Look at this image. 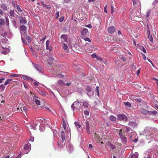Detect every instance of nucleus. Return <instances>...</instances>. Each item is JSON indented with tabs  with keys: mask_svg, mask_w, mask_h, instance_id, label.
Wrapping results in <instances>:
<instances>
[{
	"mask_svg": "<svg viewBox=\"0 0 158 158\" xmlns=\"http://www.w3.org/2000/svg\"><path fill=\"white\" fill-rule=\"evenodd\" d=\"M41 119H37L34 121L33 123H29L27 124L26 126L29 128L30 127L31 128L35 130L38 126L41 125Z\"/></svg>",
	"mask_w": 158,
	"mask_h": 158,
	"instance_id": "nucleus-1",
	"label": "nucleus"
},
{
	"mask_svg": "<svg viewBox=\"0 0 158 158\" xmlns=\"http://www.w3.org/2000/svg\"><path fill=\"white\" fill-rule=\"evenodd\" d=\"M107 143L108 147H110L111 149H116V147L115 146H117V147H118L121 145L120 143H119L117 142H114L113 141L112 142V141L108 142Z\"/></svg>",
	"mask_w": 158,
	"mask_h": 158,
	"instance_id": "nucleus-2",
	"label": "nucleus"
},
{
	"mask_svg": "<svg viewBox=\"0 0 158 158\" xmlns=\"http://www.w3.org/2000/svg\"><path fill=\"white\" fill-rule=\"evenodd\" d=\"M152 131V128L150 127H147L146 128L143 132V134L142 135L143 136L142 137H150L151 136V131Z\"/></svg>",
	"mask_w": 158,
	"mask_h": 158,
	"instance_id": "nucleus-3",
	"label": "nucleus"
},
{
	"mask_svg": "<svg viewBox=\"0 0 158 158\" xmlns=\"http://www.w3.org/2000/svg\"><path fill=\"white\" fill-rule=\"evenodd\" d=\"M117 116L118 120L120 121H127V117L124 114H118Z\"/></svg>",
	"mask_w": 158,
	"mask_h": 158,
	"instance_id": "nucleus-4",
	"label": "nucleus"
},
{
	"mask_svg": "<svg viewBox=\"0 0 158 158\" xmlns=\"http://www.w3.org/2000/svg\"><path fill=\"white\" fill-rule=\"evenodd\" d=\"M31 149V145L28 143L26 144L24 147V152L25 154H27L30 150Z\"/></svg>",
	"mask_w": 158,
	"mask_h": 158,
	"instance_id": "nucleus-5",
	"label": "nucleus"
},
{
	"mask_svg": "<svg viewBox=\"0 0 158 158\" xmlns=\"http://www.w3.org/2000/svg\"><path fill=\"white\" fill-rule=\"evenodd\" d=\"M152 10L150 9L148 10L147 11L145 17L148 21L149 19L152 18V14L153 13V12H152Z\"/></svg>",
	"mask_w": 158,
	"mask_h": 158,
	"instance_id": "nucleus-6",
	"label": "nucleus"
},
{
	"mask_svg": "<svg viewBox=\"0 0 158 158\" xmlns=\"http://www.w3.org/2000/svg\"><path fill=\"white\" fill-rule=\"evenodd\" d=\"M86 123L85 129L87 130V132L88 133L90 134L91 131V130L90 129V126L88 121H86L85 122Z\"/></svg>",
	"mask_w": 158,
	"mask_h": 158,
	"instance_id": "nucleus-7",
	"label": "nucleus"
},
{
	"mask_svg": "<svg viewBox=\"0 0 158 158\" xmlns=\"http://www.w3.org/2000/svg\"><path fill=\"white\" fill-rule=\"evenodd\" d=\"M115 31V28L114 26L110 27L108 30V32L110 34L114 33Z\"/></svg>",
	"mask_w": 158,
	"mask_h": 158,
	"instance_id": "nucleus-8",
	"label": "nucleus"
},
{
	"mask_svg": "<svg viewBox=\"0 0 158 158\" xmlns=\"http://www.w3.org/2000/svg\"><path fill=\"white\" fill-rule=\"evenodd\" d=\"M41 3L44 7H45L46 9H48V10H50L52 9L51 6L49 5L45 4L43 1L41 2Z\"/></svg>",
	"mask_w": 158,
	"mask_h": 158,
	"instance_id": "nucleus-9",
	"label": "nucleus"
},
{
	"mask_svg": "<svg viewBox=\"0 0 158 158\" xmlns=\"http://www.w3.org/2000/svg\"><path fill=\"white\" fill-rule=\"evenodd\" d=\"M20 23L22 24H25L27 23V21L25 17H22L20 19Z\"/></svg>",
	"mask_w": 158,
	"mask_h": 158,
	"instance_id": "nucleus-10",
	"label": "nucleus"
},
{
	"mask_svg": "<svg viewBox=\"0 0 158 158\" xmlns=\"http://www.w3.org/2000/svg\"><path fill=\"white\" fill-rule=\"evenodd\" d=\"M130 138H137L138 136L136 133L135 132H133L130 135Z\"/></svg>",
	"mask_w": 158,
	"mask_h": 158,
	"instance_id": "nucleus-11",
	"label": "nucleus"
},
{
	"mask_svg": "<svg viewBox=\"0 0 158 158\" xmlns=\"http://www.w3.org/2000/svg\"><path fill=\"white\" fill-rule=\"evenodd\" d=\"M22 77L25 80H31L32 81H34V80L31 77H29L28 76H27L25 75H22Z\"/></svg>",
	"mask_w": 158,
	"mask_h": 158,
	"instance_id": "nucleus-12",
	"label": "nucleus"
},
{
	"mask_svg": "<svg viewBox=\"0 0 158 158\" xmlns=\"http://www.w3.org/2000/svg\"><path fill=\"white\" fill-rule=\"evenodd\" d=\"M128 125L131 127L135 128L136 127L137 124L135 122H131L129 123Z\"/></svg>",
	"mask_w": 158,
	"mask_h": 158,
	"instance_id": "nucleus-13",
	"label": "nucleus"
},
{
	"mask_svg": "<svg viewBox=\"0 0 158 158\" xmlns=\"http://www.w3.org/2000/svg\"><path fill=\"white\" fill-rule=\"evenodd\" d=\"M88 32V30L87 29L84 28L81 31V34L82 35H87Z\"/></svg>",
	"mask_w": 158,
	"mask_h": 158,
	"instance_id": "nucleus-14",
	"label": "nucleus"
},
{
	"mask_svg": "<svg viewBox=\"0 0 158 158\" xmlns=\"http://www.w3.org/2000/svg\"><path fill=\"white\" fill-rule=\"evenodd\" d=\"M82 105L85 108H87L89 105V102L86 101L82 102Z\"/></svg>",
	"mask_w": 158,
	"mask_h": 158,
	"instance_id": "nucleus-15",
	"label": "nucleus"
},
{
	"mask_svg": "<svg viewBox=\"0 0 158 158\" xmlns=\"http://www.w3.org/2000/svg\"><path fill=\"white\" fill-rule=\"evenodd\" d=\"M54 60V58L52 57H50L48 58V61L49 64H52Z\"/></svg>",
	"mask_w": 158,
	"mask_h": 158,
	"instance_id": "nucleus-16",
	"label": "nucleus"
},
{
	"mask_svg": "<svg viewBox=\"0 0 158 158\" xmlns=\"http://www.w3.org/2000/svg\"><path fill=\"white\" fill-rule=\"evenodd\" d=\"M9 14H10V15L9 16L10 17V16L11 17H15V13L13 10H10Z\"/></svg>",
	"mask_w": 158,
	"mask_h": 158,
	"instance_id": "nucleus-17",
	"label": "nucleus"
},
{
	"mask_svg": "<svg viewBox=\"0 0 158 158\" xmlns=\"http://www.w3.org/2000/svg\"><path fill=\"white\" fill-rule=\"evenodd\" d=\"M35 69H36L40 73H43L42 68L39 65H38V66Z\"/></svg>",
	"mask_w": 158,
	"mask_h": 158,
	"instance_id": "nucleus-18",
	"label": "nucleus"
},
{
	"mask_svg": "<svg viewBox=\"0 0 158 158\" xmlns=\"http://www.w3.org/2000/svg\"><path fill=\"white\" fill-rule=\"evenodd\" d=\"M67 35L63 34L61 35V38L63 39L64 40V41L65 42H66L67 41Z\"/></svg>",
	"mask_w": 158,
	"mask_h": 158,
	"instance_id": "nucleus-19",
	"label": "nucleus"
},
{
	"mask_svg": "<svg viewBox=\"0 0 158 158\" xmlns=\"http://www.w3.org/2000/svg\"><path fill=\"white\" fill-rule=\"evenodd\" d=\"M63 45L64 49L66 50V52H68L69 51V49L67 45L64 43L63 44Z\"/></svg>",
	"mask_w": 158,
	"mask_h": 158,
	"instance_id": "nucleus-20",
	"label": "nucleus"
},
{
	"mask_svg": "<svg viewBox=\"0 0 158 158\" xmlns=\"http://www.w3.org/2000/svg\"><path fill=\"white\" fill-rule=\"evenodd\" d=\"M1 6L2 9L4 11L7 10H8L7 7L6 5L5 4H2Z\"/></svg>",
	"mask_w": 158,
	"mask_h": 158,
	"instance_id": "nucleus-21",
	"label": "nucleus"
},
{
	"mask_svg": "<svg viewBox=\"0 0 158 158\" xmlns=\"http://www.w3.org/2000/svg\"><path fill=\"white\" fill-rule=\"evenodd\" d=\"M141 113L144 115L149 114V111L143 109V108L141 110Z\"/></svg>",
	"mask_w": 158,
	"mask_h": 158,
	"instance_id": "nucleus-22",
	"label": "nucleus"
},
{
	"mask_svg": "<svg viewBox=\"0 0 158 158\" xmlns=\"http://www.w3.org/2000/svg\"><path fill=\"white\" fill-rule=\"evenodd\" d=\"M66 134V137L67 138H71V133L70 130H67Z\"/></svg>",
	"mask_w": 158,
	"mask_h": 158,
	"instance_id": "nucleus-23",
	"label": "nucleus"
},
{
	"mask_svg": "<svg viewBox=\"0 0 158 158\" xmlns=\"http://www.w3.org/2000/svg\"><path fill=\"white\" fill-rule=\"evenodd\" d=\"M20 31H26L27 28V27L25 25H22L20 27Z\"/></svg>",
	"mask_w": 158,
	"mask_h": 158,
	"instance_id": "nucleus-24",
	"label": "nucleus"
},
{
	"mask_svg": "<svg viewBox=\"0 0 158 158\" xmlns=\"http://www.w3.org/2000/svg\"><path fill=\"white\" fill-rule=\"evenodd\" d=\"M40 130L41 131H43L45 130V127L44 124H41L39 126Z\"/></svg>",
	"mask_w": 158,
	"mask_h": 158,
	"instance_id": "nucleus-25",
	"label": "nucleus"
},
{
	"mask_svg": "<svg viewBox=\"0 0 158 158\" xmlns=\"http://www.w3.org/2000/svg\"><path fill=\"white\" fill-rule=\"evenodd\" d=\"M124 103L126 108H130L131 107V105L129 102H125Z\"/></svg>",
	"mask_w": 158,
	"mask_h": 158,
	"instance_id": "nucleus-26",
	"label": "nucleus"
},
{
	"mask_svg": "<svg viewBox=\"0 0 158 158\" xmlns=\"http://www.w3.org/2000/svg\"><path fill=\"white\" fill-rule=\"evenodd\" d=\"M74 124L77 128V130L79 131V130L78 129V128H80L81 127V125L79 124V123L77 121H75L74 122Z\"/></svg>",
	"mask_w": 158,
	"mask_h": 158,
	"instance_id": "nucleus-27",
	"label": "nucleus"
},
{
	"mask_svg": "<svg viewBox=\"0 0 158 158\" xmlns=\"http://www.w3.org/2000/svg\"><path fill=\"white\" fill-rule=\"evenodd\" d=\"M110 119L112 121H115L116 119V118L113 115H110L109 117Z\"/></svg>",
	"mask_w": 158,
	"mask_h": 158,
	"instance_id": "nucleus-28",
	"label": "nucleus"
},
{
	"mask_svg": "<svg viewBox=\"0 0 158 158\" xmlns=\"http://www.w3.org/2000/svg\"><path fill=\"white\" fill-rule=\"evenodd\" d=\"M157 112L156 110H153L152 111H149V114L150 115H156L157 114Z\"/></svg>",
	"mask_w": 158,
	"mask_h": 158,
	"instance_id": "nucleus-29",
	"label": "nucleus"
},
{
	"mask_svg": "<svg viewBox=\"0 0 158 158\" xmlns=\"http://www.w3.org/2000/svg\"><path fill=\"white\" fill-rule=\"evenodd\" d=\"M16 9H17L18 12H19V13L23 12V10L20 8L19 6L18 5L16 4Z\"/></svg>",
	"mask_w": 158,
	"mask_h": 158,
	"instance_id": "nucleus-30",
	"label": "nucleus"
},
{
	"mask_svg": "<svg viewBox=\"0 0 158 158\" xmlns=\"http://www.w3.org/2000/svg\"><path fill=\"white\" fill-rule=\"evenodd\" d=\"M65 139H59L58 141V144L59 145H62V143H63V142L64 141Z\"/></svg>",
	"mask_w": 158,
	"mask_h": 158,
	"instance_id": "nucleus-31",
	"label": "nucleus"
},
{
	"mask_svg": "<svg viewBox=\"0 0 158 158\" xmlns=\"http://www.w3.org/2000/svg\"><path fill=\"white\" fill-rule=\"evenodd\" d=\"M138 153L137 152H135L133 154L131 155V158H138Z\"/></svg>",
	"mask_w": 158,
	"mask_h": 158,
	"instance_id": "nucleus-32",
	"label": "nucleus"
},
{
	"mask_svg": "<svg viewBox=\"0 0 158 158\" xmlns=\"http://www.w3.org/2000/svg\"><path fill=\"white\" fill-rule=\"evenodd\" d=\"M119 135L120 137V138H126L125 137H123V133L122 132V130H121V131L119 133Z\"/></svg>",
	"mask_w": 158,
	"mask_h": 158,
	"instance_id": "nucleus-33",
	"label": "nucleus"
},
{
	"mask_svg": "<svg viewBox=\"0 0 158 158\" xmlns=\"http://www.w3.org/2000/svg\"><path fill=\"white\" fill-rule=\"evenodd\" d=\"M57 83L60 85H64V83L61 80H60L57 81Z\"/></svg>",
	"mask_w": 158,
	"mask_h": 158,
	"instance_id": "nucleus-34",
	"label": "nucleus"
},
{
	"mask_svg": "<svg viewBox=\"0 0 158 158\" xmlns=\"http://www.w3.org/2000/svg\"><path fill=\"white\" fill-rule=\"evenodd\" d=\"M61 138H65V134L64 131H62L60 132Z\"/></svg>",
	"mask_w": 158,
	"mask_h": 158,
	"instance_id": "nucleus-35",
	"label": "nucleus"
},
{
	"mask_svg": "<svg viewBox=\"0 0 158 158\" xmlns=\"http://www.w3.org/2000/svg\"><path fill=\"white\" fill-rule=\"evenodd\" d=\"M79 101L78 100H77V101H75L72 104V107H73V105H74L75 106H77L78 105L77 104L78 103H79Z\"/></svg>",
	"mask_w": 158,
	"mask_h": 158,
	"instance_id": "nucleus-36",
	"label": "nucleus"
},
{
	"mask_svg": "<svg viewBox=\"0 0 158 158\" xmlns=\"http://www.w3.org/2000/svg\"><path fill=\"white\" fill-rule=\"evenodd\" d=\"M12 81V80L11 79H8L4 83V85H6Z\"/></svg>",
	"mask_w": 158,
	"mask_h": 158,
	"instance_id": "nucleus-37",
	"label": "nucleus"
},
{
	"mask_svg": "<svg viewBox=\"0 0 158 158\" xmlns=\"http://www.w3.org/2000/svg\"><path fill=\"white\" fill-rule=\"evenodd\" d=\"M91 87L89 85H87L86 87V90L88 92H90L91 91Z\"/></svg>",
	"mask_w": 158,
	"mask_h": 158,
	"instance_id": "nucleus-38",
	"label": "nucleus"
},
{
	"mask_svg": "<svg viewBox=\"0 0 158 158\" xmlns=\"http://www.w3.org/2000/svg\"><path fill=\"white\" fill-rule=\"evenodd\" d=\"M5 19H0V26H1L4 23Z\"/></svg>",
	"mask_w": 158,
	"mask_h": 158,
	"instance_id": "nucleus-39",
	"label": "nucleus"
},
{
	"mask_svg": "<svg viewBox=\"0 0 158 158\" xmlns=\"http://www.w3.org/2000/svg\"><path fill=\"white\" fill-rule=\"evenodd\" d=\"M53 133V135L54 137H56L57 136V131L55 130H54L53 131L52 130Z\"/></svg>",
	"mask_w": 158,
	"mask_h": 158,
	"instance_id": "nucleus-40",
	"label": "nucleus"
},
{
	"mask_svg": "<svg viewBox=\"0 0 158 158\" xmlns=\"http://www.w3.org/2000/svg\"><path fill=\"white\" fill-rule=\"evenodd\" d=\"M12 23L13 25H14V26L16 28V23L15 20V19H13L12 21Z\"/></svg>",
	"mask_w": 158,
	"mask_h": 158,
	"instance_id": "nucleus-41",
	"label": "nucleus"
},
{
	"mask_svg": "<svg viewBox=\"0 0 158 158\" xmlns=\"http://www.w3.org/2000/svg\"><path fill=\"white\" fill-rule=\"evenodd\" d=\"M148 38L149 39V40L152 42H153V40L152 37V35H148Z\"/></svg>",
	"mask_w": 158,
	"mask_h": 158,
	"instance_id": "nucleus-42",
	"label": "nucleus"
},
{
	"mask_svg": "<svg viewBox=\"0 0 158 158\" xmlns=\"http://www.w3.org/2000/svg\"><path fill=\"white\" fill-rule=\"evenodd\" d=\"M71 108L72 110L74 112L75 110L76 109H77V106H75L74 105H73V107H72V105H71Z\"/></svg>",
	"mask_w": 158,
	"mask_h": 158,
	"instance_id": "nucleus-43",
	"label": "nucleus"
},
{
	"mask_svg": "<svg viewBox=\"0 0 158 158\" xmlns=\"http://www.w3.org/2000/svg\"><path fill=\"white\" fill-rule=\"evenodd\" d=\"M35 102L37 105H40V102L39 100H38L37 99H35Z\"/></svg>",
	"mask_w": 158,
	"mask_h": 158,
	"instance_id": "nucleus-44",
	"label": "nucleus"
},
{
	"mask_svg": "<svg viewBox=\"0 0 158 158\" xmlns=\"http://www.w3.org/2000/svg\"><path fill=\"white\" fill-rule=\"evenodd\" d=\"M135 100H136L137 102H143V101L140 98H136V99H135Z\"/></svg>",
	"mask_w": 158,
	"mask_h": 158,
	"instance_id": "nucleus-45",
	"label": "nucleus"
},
{
	"mask_svg": "<svg viewBox=\"0 0 158 158\" xmlns=\"http://www.w3.org/2000/svg\"><path fill=\"white\" fill-rule=\"evenodd\" d=\"M125 130L127 132H129L130 131V128L128 127H125L124 128Z\"/></svg>",
	"mask_w": 158,
	"mask_h": 158,
	"instance_id": "nucleus-46",
	"label": "nucleus"
},
{
	"mask_svg": "<svg viewBox=\"0 0 158 158\" xmlns=\"http://www.w3.org/2000/svg\"><path fill=\"white\" fill-rule=\"evenodd\" d=\"M26 39L28 41V43H30L31 42V38L29 36H27Z\"/></svg>",
	"mask_w": 158,
	"mask_h": 158,
	"instance_id": "nucleus-47",
	"label": "nucleus"
},
{
	"mask_svg": "<svg viewBox=\"0 0 158 158\" xmlns=\"http://www.w3.org/2000/svg\"><path fill=\"white\" fill-rule=\"evenodd\" d=\"M50 41L49 40H47L46 42V48H48V45H49Z\"/></svg>",
	"mask_w": 158,
	"mask_h": 158,
	"instance_id": "nucleus-48",
	"label": "nucleus"
},
{
	"mask_svg": "<svg viewBox=\"0 0 158 158\" xmlns=\"http://www.w3.org/2000/svg\"><path fill=\"white\" fill-rule=\"evenodd\" d=\"M98 89L99 87L98 86H96L95 89V91L97 92L98 96L99 94Z\"/></svg>",
	"mask_w": 158,
	"mask_h": 158,
	"instance_id": "nucleus-49",
	"label": "nucleus"
},
{
	"mask_svg": "<svg viewBox=\"0 0 158 158\" xmlns=\"http://www.w3.org/2000/svg\"><path fill=\"white\" fill-rule=\"evenodd\" d=\"M84 114L86 116L89 115V112L87 110H85L84 111Z\"/></svg>",
	"mask_w": 158,
	"mask_h": 158,
	"instance_id": "nucleus-50",
	"label": "nucleus"
},
{
	"mask_svg": "<svg viewBox=\"0 0 158 158\" xmlns=\"http://www.w3.org/2000/svg\"><path fill=\"white\" fill-rule=\"evenodd\" d=\"M63 126L64 129V130L66 129V123L64 121L63 124H62Z\"/></svg>",
	"mask_w": 158,
	"mask_h": 158,
	"instance_id": "nucleus-51",
	"label": "nucleus"
},
{
	"mask_svg": "<svg viewBox=\"0 0 158 158\" xmlns=\"http://www.w3.org/2000/svg\"><path fill=\"white\" fill-rule=\"evenodd\" d=\"M84 40L85 41H87L89 42H91L90 39L88 37H86L84 38Z\"/></svg>",
	"mask_w": 158,
	"mask_h": 158,
	"instance_id": "nucleus-52",
	"label": "nucleus"
},
{
	"mask_svg": "<svg viewBox=\"0 0 158 158\" xmlns=\"http://www.w3.org/2000/svg\"><path fill=\"white\" fill-rule=\"evenodd\" d=\"M158 2V0H154L152 3V5H155L157 4V3Z\"/></svg>",
	"mask_w": 158,
	"mask_h": 158,
	"instance_id": "nucleus-53",
	"label": "nucleus"
},
{
	"mask_svg": "<svg viewBox=\"0 0 158 158\" xmlns=\"http://www.w3.org/2000/svg\"><path fill=\"white\" fill-rule=\"evenodd\" d=\"M22 40L23 42V43L24 44H27V43L26 41V40L23 38H22Z\"/></svg>",
	"mask_w": 158,
	"mask_h": 158,
	"instance_id": "nucleus-54",
	"label": "nucleus"
},
{
	"mask_svg": "<svg viewBox=\"0 0 158 158\" xmlns=\"http://www.w3.org/2000/svg\"><path fill=\"white\" fill-rule=\"evenodd\" d=\"M23 109L25 112H26L28 111V109L25 106H23Z\"/></svg>",
	"mask_w": 158,
	"mask_h": 158,
	"instance_id": "nucleus-55",
	"label": "nucleus"
},
{
	"mask_svg": "<svg viewBox=\"0 0 158 158\" xmlns=\"http://www.w3.org/2000/svg\"><path fill=\"white\" fill-rule=\"evenodd\" d=\"M91 56L93 58H96L97 57V56L95 53L92 54L91 55Z\"/></svg>",
	"mask_w": 158,
	"mask_h": 158,
	"instance_id": "nucleus-56",
	"label": "nucleus"
},
{
	"mask_svg": "<svg viewBox=\"0 0 158 158\" xmlns=\"http://www.w3.org/2000/svg\"><path fill=\"white\" fill-rule=\"evenodd\" d=\"M33 66L36 69L37 67L38 66V64H35L34 63H32Z\"/></svg>",
	"mask_w": 158,
	"mask_h": 158,
	"instance_id": "nucleus-57",
	"label": "nucleus"
},
{
	"mask_svg": "<svg viewBox=\"0 0 158 158\" xmlns=\"http://www.w3.org/2000/svg\"><path fill=\"white\" fill-rule=\"evenodd\" d=\"M141 50L144 52L146 53V50L145 49V48L143 46L142 47V49Z\"/></svg>",
	"mask_w": 158,
	"mask_h": 158,
	"instance_id": "nucleus-58",
	"label": "nucleus"
},
{
	"mask_svg": "<svg viewBox=\"0 0 158 158\" xmlns=\"http://www.w3.org/2000/svg\"><path fill=\"white\" fill-rule=\"evenodd\" d=\"M11 77H19V75L17 74H12L10 75Z\"/></svg>",
	"mask_w": 158,
	"mask_h": 158,
	"instance_id": "nucleus-59",
	"label": "nucleus"
},
{
	"mask_svg": "<svg viewBox=\"0 0 158 158\" xmlns=\"http://www.w3.org/2000/svg\"><path fill=\"white\" fill-rule=\"evenodd\" d=\"M5 88V86L3 84H1L0 85V89H1L2 90L4 89Z\"/></svg>",
	"mask_w": 158,
	"mask_h": 158,
	"instance_id": "nucleus-60",
	"label": "nucleus"
},
{
	"mask_svg": "<svg viewBox=\"0 0 158 158\" xmlns=\"http://www.w3.org/2000/svg\"><path fill=\"white\" fill-rule=\"evenodd\" d=\"M147 60L151 63V64H152V66L154 67V66L152 61L150 59H149L148 58H147Z\"/></svg>",
	"mask_w": 158,
	"mask_h": 158,
	"instance_id": "nucleus-61",
	"label": "nucleus"
},
{
	"mask_svg": "<svg viewBox=\"0 0 158 158\" xmlns=\"http://www.w3.org/2000/svg\"><path fill=\"white\" fill-rule=\"evenodd\" d=\"M46 49L47 50H48L50 51H52V49L51 47L49 46V45H48V48H46Z\"/></svg>",
	"mask_w": 158,
	"mask_h": 158,
	"instance_id": "nucleus-62",
	"label": "nucleus"
},
{
	"mask_svg": "<svg viewBox=\"0 0 158 158\" xmlns=\"http://www.w3.org/2000/svg\"><path fill=\"white\" fill-rule=\"evenodd\" d=\"M64 17H62L60 18L59 20L60 22H61L64 20Z\"/></svg>",
	"mask_w": 158,
	"mask_h": 158,
	"instance_id": "nucleus-63",
	"label": "nucleus"
},
{
	"mask_svg": "<svg viewBox=\"0 0 158 158\" xmlns=\"http://www.w3.org/2000/svg\"><path fill=\"white\" fill-rule=\"evenodd\" d=\"M114 6H111V14H113L114 12Z\"/></svg>",
	"mask_w": 158,
	"mask_h": 158,
	"instance_id": "nucleus-64",
	"label": "nucleus"
}]
</instances>
